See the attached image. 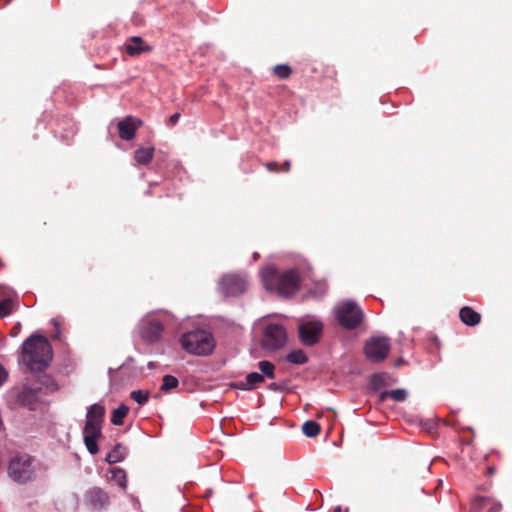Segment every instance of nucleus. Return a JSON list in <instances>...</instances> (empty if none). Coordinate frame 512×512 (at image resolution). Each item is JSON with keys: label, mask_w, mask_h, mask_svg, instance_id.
Returning a JSON list of instances; mask_svg holds the SVG:
<instances>
[{"label": "nucleus", "mask_w": 512, "mask_h": 512, "mask_svg": "<svg viewBox=\"0 0 512 512\" xmlns=\"http://www.w3.org/2000/svg\"><path fill=\"white\" fill-rule=\"evenodd\" d=\"M52 357V347L44 336L31 335L22 344V361L31 372L45 370Z\"/></svg>", "instance_id": "1"}, {"label": "nucleus", "mask_w": 512, "mask_h": 512, "mask_svg": "<svg viewBox=\"0 0 512 512\" xmlns=\"http://www.w3.org/2000/svg\"><path fill=\"white\" fill-rule=\"evenodd\" d=\"M261 279L266 290L277 292L281 296H290L297 292L301 281L296 270L279 272L272 266L261 271Z\"/></svg>", "instance_id": "2"}, {"label": "nucleus", "mask_w": 512, "mask_h": 512, "mask_svg": "<svg viewBox=\"0 0 512 512\" xmlns=\"http://www.w3.org/2000/svg\"><path fill=\"white\" fill-rule=\"evenodd\" d=\"M105 408L101 404H93L88 408L86 422L83 429V440L88 452L95 455L99 451L97 444L102 435Z\"/></svg>", "instance_id": "3"}, {"label": "nucleus", "mask_w": 512, "mask_h": 512, "mask_svg": "<svg viewBox=\"0 0 512 512\" xmlns=\"http://www.w3.org/2000/svg\"><path fill=\"white\" fill-rule=\"evenodd\" d=\"M37 462L27 453H18L11 457L7 473L9 478L20 485H26L36 479Z\"/></svg>", "instance_id": "4"}, {"label": "nucleus", "mask_w": 512, "mask_h": 512, "mask_svg": "<svg viewBox=\"0 0 512 512\" xmlns=\"http://www.w3.org/2000/svg\"><path fill=\"white\" fill-rule=\"evenodd\" d=\"M180 343L185 351L194 355H208L215 346L212 334L205 330H195L183 334Z\"/></svg>", "instance_id": "5"}, {"label": "nucleus", "mask_w": 512, "mask_h": 512, "mask_svg": "<svg viewBox=\"0 0 512 512\" xmlns=\"http://www.w3.org/2000/svg\"><path fill=\"white\" fill-rule=\"evenodd\" d=\"M339 324L348 330L356 329L364 319V312L354 301L348 300L339 304L336 309Z\"/></svg>", "instance_id": "6"}, {"label": "nucleus", "mask_w": 512, "mask_h": 512, "mask_svg": "<svg viewBox=\"0 0 512 512\" xmlns=\"http://www.w3.org/2000/svg\"><path fill=\"white\" fill-rule=\"evenodd\" d=\"M390 348L391 345L388 337H371L365 342L364 353L369 361L379 363L387 358Z\"/></svg>", "instance_id": "7"}, {"label": "nucleus", "mask_w": 512, "mask_h": 512, "mask_svg": "<svg viewBox=\"0 0 512 512\" xmlns=\"http://www.w3.org/2000/svg\"><path fill=\"white\" fill-rule=\"evenodd\" d=\"M287 340V333L283 326L279 324H269L265 327L261 345L264 349L274 351L283 347Z\"/></svg>", "instance_id": "8"}, {"label": "nucleus", "mask_w": 512, "mask_h": 512, "mask_svg": "<svg viewBox=\"0 0 512 512\" xmlns=\"http://www.w3.org/2000/svg\"><path fill=\"white\" fill-rule=\"evenodd\" d=\"M83 503L90 512H102L110 505V497L102 488L92 487L85 492Z\"/></svg>", "instance_id": "9"}, {"label": "nucleus", "mask_w": 512, "mask_h": 512, "mask_svg": "<svg viewBox=\"0 0 512 512\" xmlns=\"http://www.w3.org/2000/svg\"><path fill=\"white\" fill-rule=\"evenodd\" d=\"M219 285L226 296H237L246 290L247 281L241 275L227 274L221 278Z\"/></svg>", "instance_id": "10"}, {"label": "nucleus", "mask_w": 512, "mask_h": 512, "mask_svg": "<svg viewBox=\"0 0 512 512\" xmlns=\"http://www.w3.org/2000/svg\"><path fill=\"white\" fill-rule=\"evenodd\" d=\"M322 329V323L317 321L302 323L298 328L300 341L306 346H313L318 342Z\"/></svg>", "instance_id": "11"}, {"label": "nucleus", "mask_w": 512, "mask_h": 512, "mask_svg": "<svg viewBox=\"0 0 512 512\" xmlns=\"http://www.w3.org/2000/svg\"><path fill=\"white\" fill-rule=\"evenodd\" d=\"M163 331V325L156 319H147L142 322L140 334L142 338L150 343L156 342L160 339Z\"/></svg>", "instance_id": "12"}, {"label": "nucleus", "mask_w": 512, "mask_h": 512, "mask_svg": "<svg viewBox=\"0 0 512 512\" xmlns=\"http://www.w3.org/2000/svg\"><path fill=\"white\" fill-rule=\"evenodd\" d=\"M141 121L132 117L127 116L118 122L117 127L119 136L125 141H130L135 137L138 127L141 125Z\"/></svg>", "instance_id": "13"}, {"label": "nucleus", "mask_w": 512, "mask_h": 512, "mask_svg": "<svg viewBox=\"0 0 512 512\" xmlns=\"http://www.w3.org/2000/svg\"><path fill=\"white\" fill-rule=\"evenodd\" d=\"M125 53L131 57L139 56L142 53L152 51V46L145 43L139 36L129 37L124 45Z\"/></svg>", "instance_id": "14"}, {"label": "nucleus", "mask_w": 512, "mask_h": 512, "mask_svg": "<svg viewBox=\"0 0 512 512\" xmlns=\"http://www.w3.org/2000/svg\"><path fill=\"white\" fill-rule=\"evenodd\" d=\"M460 320L467 326L474 327L481 322L480 313L476 312L469 306H464L459 311Z\"/></svg>", "instance_id": "15"}, {"label": "nucleus", "mask_w": 512, "mask_h": 512, "mask_svg": "<svg viewBox=\"0 0 512 512\" xmlns=\"http://www.w3.org/2000/svg\"><path fill=\"white\" fill-rule=\"evenodd\" d=\"M38 399L37 391L31 387L25 386L18 392L16 402L21 406H31Z\"/></svg>", "instance_id": "16"}, {"label": "nucleus", "mask_w": 512, "mask_h": 512, "mask_svg": "<svg viewBox=\"0 0 512 512\" xmlns=\"http://www.w3.org/2000/svg\"><path fill=\"white\" fill-rule=\"evenodd\" d=\"M264 376L257 372L249 373L246 376V382L243 383H237L235 386L242 390H253L255 389L260 383L264 382Z\"/></svg>", "instance_id": "17"}, {"label": "nucleus", "mask_w": 512, "mask_h": 512, "mask_svg": "<svg viewBox=\"0 0 512 512\" xmlns=\"http://www.w3.org/2000/svg\"><path fill=\"white\" fill-rule=\"evenodd\" d=\"M126 455H127V448L124 445L118 443L107 454L105 460L109 464H115V463L123 461L125 459Z\"/></svg>", "instance_id": "18"}, {"label": "nucleus", "mask_w": 512, "mask_h": 512, "mask_svg": "<svg viewBox=\"0 0 512 512\" xmlns=\"http://www.w3.org/2000/svg\"><path fill=\"white\" fill-rule=\"evenodd\" d=\"M154 156L153 147H141L138 148L134 153V159L138 164L148 165Z\"/></svg>", "instance_id": "19"}, {"label": "nucleus", "mask_w": 512, "mask_h": 512, "mask_svg": "<svg viewBox=\"0 0 512 512\" xmlns=\"http://www.w3.org/2000/svg\"><path fill=\"white\" fill-rule=\"evenodd\" d=\"M387 398H391L396 402H404L407 399V391L405 389H395L380 393V402L386 401Z\"/></svg>", "instance_id": "20"}, {"label": "nucleus", "mask_w": 512, "mask_h": 512, "mask_svg": "<svg viewBox=\"0 0 512 512\" xmlns=\"http://www.w3.org/2000/svg\"><path fill=\"white\" fill-rule=\"evenodd\" d=\"M110 480L114 481L120 488L126 489L127 487V474L124 469L116 467L110 470Z\"/></svg>", "instance_id": "21"}, {"label": "nucleus", "mask_w": 512, "mask_h": 512, "mask_svg": "<svg viewBox=\"0 0 512 512\" xmlns=\"http://www.w3.org/2000/svg\"><path fill=\"white\" fill-rule=\"evenodd\" d=\"M128 412L129 408L126 405L121 404L118 408L113 410L111 422L117 426L122 425L123 420L127 416Z\"/></svg>", "instance_id": "22"}, {"label": "nucleus", "mask_w": 512, "mask_h": 512, "mask_svg": "<svg viewBox=\"0 0 512 512\" xmlns=\"http://www.w3.org/2000/svg\"><path fill=\"white\" fill-rule=\"evenodd\" d=\"M479 507H488L487 512H500L502 505L499 502L493 501L490 498L480 496L476 499Z\"/></svg>", "instance_id": "23"}, {"label": "nucleus", "mask_w": 512, "mask_h": 512, "mask_svg": "<svg viewBox=\"0 0 512 512\" xmlns=\"http://www.w3.org/2000/svg\"><path fill=\"white\" fill-rule=\"evenodd\" d=\"M302 431L308 437H316L319 435L321 427L317 422L309 420L303 424Z\"/></svg>", "instance_id": "24"}, {"label": "nucleus", "mask_w": 512, "mask_h": 512, "mask_svg": "<svg viewBox=\"0 0 512 512\" xmlns=\"http://www.w3.org/2000/svg\"><path fill=\"white\" fill-rule=\"evenodd\" d=\"M286 359H287V361H289L290 363L298 364V365L305 364V363L308 361V357L306 356V354L304 353V351H303V350H301V349L291 351V352L286 356Z\"/></svg>", "instance_id": "25"}, {"label": "nucleus", "mask_w": 512, "mask_h": 512, "mask_svg": "<svg viewBox=\"0 0 512 512\" xmlns=\"http://www.w3.org/2000/svg\"><path fill=\"white\" fill-rule=\"evenodd\" d=\"M258 368L261 371V375H263L264 378H275V365L272 362L266 360L260 361L258 363Z\"/></svg>", "instance_id": "26"}, {"label": "nucleus", "mask_w": 512, "mask_h": 512, "mask_svg": "<svg viewBox=\"0 0 512 512\" xmlns=\"http://www.w3.org/2000/svg\"><path fill=\"white\" fill-rule=\"evenodd\" d=\"M273 73L280 79H287L292 74V69L287 64H279L273 67Z\"/></svg>", "instance_id": "27"}, {"label": "nucleus", "mask_w": 512, "mask_h": 512, "mask_svg": "<svg viewBox=\"0 0 512 512\" xmlns=\"http://www.w3.org/2000/svg\"><path fill=\"white\" fill-rule=\"evenodd\" d=\"M179 384V381L176 377L172 376V375H165L163 377V382H162V385H161V390L164 391V392H168L170 391L171 389H174L178 386Z\"/></svg>", "instance_id": "28"}, {"label": "nucleus", "mask_w": 512, "mask_h": 512, "mask_svg": "<svg viewBox=\"0 0 512 512\" xmlns=\"http://www.w3.org/2000/svg\"><path fill=\"white\" fill-rule=\"evenodd\" d=\"M130 397L139 405H144L149 400V393L143 390H134L131 392Z\"/></svg>", "instance_id": "29"}, {"label": "nucleus", "mask_w": 512, "mask_h": 512, "mask_svg": "<svg viewBox=\"0 0 512 512\" xmlns=\"http://www.w3.org/2000/svg\"><path fill=\"white\" fill-rule=\"evenodd\" d=\"M13 302L11 299L0 301V318L8 316L12 312Z\"/></svg>", "instance_id": "30"}, {"label": "nucleus", "mask_w": 512, "mask_h": 512, "mask_svg": "<svg viewBox=\"0 0 512 512\" xmlns=\"http://www.w3.org/2000/svg\"><path fill=\"white\" fill-rule=\"evenodd\" d=\"M385 381L382 375L380 374H374L371 378V385L374 389H380L381 387L385 386Z\"/></svg>", "instance_id": "31"}, {"label": "nucleus", "mask_w": 512, "mask_h": 512, "mask_svg": "<svg viewBox=\"0 0 512 512\" xmlns=\"http://www.w3.org/2000/svg\"><path fill=\"white\" fill-rule=\"evenodd\" d=\"M52 323L55 327V332L53 333L52 335V338L55 339V340H60L61 339V330H60V324L57 320H52Z\"/></svg>", "instance_id": "32"}, {"label": "nucleus", "mask_w": 512, "mask_h": 512, "mask_svg": "<svg viewBox=\"0 0 512 512\" xmlns=\"http://www.w3.org/2000/svg\"><path fill=\"white\" fill-rule=\"evenodd\" d=\"M266 168L270 172L278 173L280 172V163L278 162H269L266 164Z\"/></svg>", "instance_id": "33"}, {"label": "nucleus", "mask_w": 512, "mask_h": 512, "mask_svg": "<svg viewBox=\"0 0 512 512\" xmlns=\"http://www.w3.org/2000/svg\"><path fill=\"white\" fill-rule=\"evenodd\" d=\"M7 377H8V372L0 364V386H2L4 384V382L7 380Z\"/></svg>", "instance_id": "34"}, {"label": "nucleus", "mask_w": 512, "mask_h": 512, "mask_svg": "<svg viewBox=\"0 0 512 512\" xmlns=\"http://www.w3.org/2000/svg\"><path fill=\"white\" fill-rule=\"evenodd\" d=\"M180 119V113H174L173 115L170 116L169 118V123L174 126L178 120Z\"/></svg>", "instance_id": "35"}, {"label": "nucleus", "mask_w": 512, "mask_h": 512, "mask_svg": "<svg viewBox=\"0 0 512 512\" xmlns=\"http://www.w3.org/2000/svg\"><path fill=\"white\" fill-rule=\"evenodd\" d=\"M291 163L290 161H285L283 164H280V171L288 172L290 170Z\"/></svg>", "instance_id": "36"}, {"label": "nucleus", "mask_w": 512, "mask_h": 512, "mask_svg": "<svg viewBox=\"0 0 512 512\" xmlns=\"http://www.w3.org/2000/svg\"><path fill=\"white\" fill-rule=\"evenodd\" d=\"M334 512H348V508H346L345 510H343L341 508V506H337L334 508Z\"/></svg>", "instance_id": "37"}, {"label": "nucleus", "mask_w": 512, "mask_h": 512, "mask_svg": "<svg viewBox=\"0 0 512 512\" xmlns=\"http://www.w3.org/2000/svg\"><path fill=\"white\" fill-rule=\"evenodd\" d=\"M269 388H270L271 390L276 391V390H278V385H277L276 383H272V384H270V385H269Z\"/></svg>", "instance_id": "38"}, {"label": "nucleus", "mask_w": 512, "mask_h": 512, "mask_svg": "<svg viewBox=\"0 0 512 512\" xmlns=\"http://www.w3.org/2000/svg\"><path fill=\"white\" fill-rule=\"evenodd\" d=\"M489 472H490V473H493V472H494V469H493V468H489Z\"/></svg>", "instance_id": "39"}]
</instances>
